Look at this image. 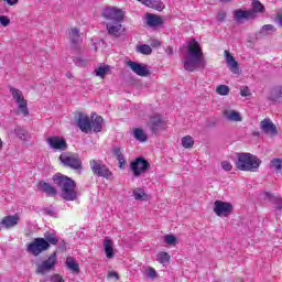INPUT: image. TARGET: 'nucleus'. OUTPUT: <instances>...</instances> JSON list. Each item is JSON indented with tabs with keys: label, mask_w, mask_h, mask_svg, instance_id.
Returning <instances> with one entry per match:
<instances>
[{
	"label": "nucleus",
	"mask_w": 282,
	"mask_h": 282,
	"mask_svg": "<svg viewBox=\"0 0 282 282\" xmlns=\"http://www.w3.org/2000/svg\"><path fill=\"white\" fill-rule=\"evenodd\" d=\"M183 67L186 72L206 68V57L202 52V45L195 39H191L187 43V53L183 61Z\"/></svg>",
	"instance_id": "nucleus-1"
},
{
	"label": "nucleus",
	"mask_w": 282,
	"mask_h": 282,
	"mask_svg": "<svg viewBox=\"0 0 282 282\" xmlns=\"http://www.w3.org/2000/svg\"><path fill=\"white\" fill-rule=\"evenodd\" d=\"M53 184L61 188V197L65 202H76L78 199V191H76V181L61 173L53 175Z\"/></svg>",
	"instance_id": "nucleus-2"
},
{
	"label": "nucleus",
	"mask_w": 282,
	"mask_h": 282,
	"mask_svg": "<svg viewBox=\"0 0 282 282\" xmlns=\"http://www.w3.org/2000/svg\"><path fill=\"white\" fill-rule=\"evenodd\" d=\"M236 166L239 171H249L254 173L261 166V160L250 153H239Z\"/></svg>",
	"instance_id": "nucleus-3"
},
{
	"label": "nucleus",
	"mask_w": 282,
	"mask_h": 282,
	"mask_svg": "<svg viewBox=\"0 0 282 282\" xmlns=\"http://www.w3.org/2000/svg\"><path fill=\"white\" fill-rule=\"evenodd\" d=\"M251 6L252 9L249 10H236L234 14L235 19H237V21H241L242 19H257V14H263V12H265V7L259 0H253Z\"/></svg>",
	"instance_id": "nucleus-4"
},
{
	"label": "nucleus",
	"mask_w": 282,
	"mask_h": 282,
	"mask_svg": "<svg viewBox=\"0 0 282 282\" xmlns=\"http://www.w3.org/2000/svg\"><path fill=\"white\" fill-rule=\"evenodd\" d=\"M59 161L64 166L72 169L73 171H78V173L83 171V161L78 158V154L64 152L59 155Z\"/></svg>",
	"instance_id": "nucleus-5"
},
{
	"label": "nucleus",
	"mask_w": 282,
	"mask_h": 282,
	"mask_svg": "<svg viewBox=\"0 0 282 282\" xmlns=\"http://www.w3.org/2000/svg\"><path fill=\"white\" fill-rule=\"evenodd\" d=\"M9 91L13 100H15L18 105V109L21 110V113H23V116H30V110H28V100H25V97L23 96V91L14 87H10Z\"/></svg>",
	"instance_id": "nucleus-6"
},
{
	"label": "nucleus",
	"mask_w": 282,
	"mask_h": 282,
	"mask_svg": "<svg viewBox=\"0 0 282 282\" xmlns=\"http://www.w3.org/2000/svg\"><path fill=\"white\" fill-rule=\"evenodd\" d=\"M130 169L134 175V177H140L142 173H147L149 169H151V163L147 161L144 158H137L131 164Z\"/></svg>",
	"instance_id": "nucleus-7"
},
{
	"label": "nucleus",
	"mask_w": 282,
	"mask_h": 282,
	"mask_svg": "<svg viewBox=\"0 0 282 282\" xmlns=\"http://www.w3.org/2000/svg\"><path fill=\"white\" fill-rule=\"evenodd\" d=\"M50 249V243H47L44 238H35L26 248L28 252L34 257H39L41 252Z\"/></svg>",
	"instance_id": "nucleus-8"
},
{
	"label": "nucleus",
	"mask_w": 282,
	"mask_h": 282,
	"mask_svg": "<svg viewBox=\"0 0 282 282\" xmlns=\"http://www.w3.org/2000/svg\"><path fill=\"white\" fill-rule=\"evenodd\" d=\"M90 169H91L94 175H97L98 177H106V180H109V177H111V175H113L109 171V167H107V165H105V163H102V161L91 160Z\"/></svg>",
	"instance_id": "nucleus-9"
},
{
	"label": "nucleus",
	"mask_w": 282,
	"mask_h": 282,
	"mask_svg": "<svg viewBox=\"0 0 282 282\" xmlns=\"http://www.w3.org/2000/svg\"><path fill=\"white\" fill-rule=\"evenodd\" d=\"M102 18L108 19V21L122 22L124 19V13L122 10L116 7H107L102 11Z\"/></svg>",
	"instance_id": "nucleus-10"
},
{
	"label": "nucleus",
	"mask_w": 282,
	"mask_h": 282,
	"mask_svg": "<svg viewBox=\"0 0 282 282\" xmlns=\"http://www.w3.org/2000/svg\"><path fill=\"white\" fill-rule=\"evenodd\" d=\"M56 265V253L50 256L47 260H44L42 263L36 264L35 272L36 274H47L51 270H54Z\"/></svg>",
	"instance_id": "nucleus-11"
},
{
	"label": "nucleus",
	"mask_w": 282,
	"mask_h": 282,
	"mask_svg": "<svg viewBox=\"0 0 282 282\" xmlns=\"http://www.w3.org/2000/svg\"><path fill=\"white\" fill-rule=\"evenodd\" d=\"M214 213H216L217 217H228L232 213V204L216 200L214 203Z\"/></svg>",
	"instance_id": "nucleus-12"
},
{
	"label": "nucleus",
	"mask_w": 282,
	"mask_h": 282,
	"mask_svg": "<svg viewBox=\"0 0 282 282\" xmlns=\"http://www.w3.org/2000/svg\"><path fill=\"white\" fill-rule=\"evenodd\" d=\"M127 65L134 74H137V76L147 77L151 75L149 66H147V64H140L133 61H128Z\"/></svg>",
	"instance_id": "nucleus-13"
},
{
	"label": "nucleus",
	"mask_w": 282,
	"mask_h": 282,
	"mask_svg": "<svg viewBox=\"0 0 282 282\" xmlns=\"http://www.w3.org/2000/svg\"><path fill=\"white\" fill-rule=\"evenodd\" d=\"M46 142L54 151H67V141L61 137H48Z\"/></svg>",
	"instance_id": "nucleus-14"
},
{
	"label": "nucleus",
	"mask_w": 282,
	"mask_h": 282,
	"mask_svg": "<svg viewBox=\"0 0 282 282\" xmlns=\"http://www.w3.org/2000/svg\"><path fill=\"white\" fill-rule=\"evenodd\" d=\"M76 124L83 133H91V120L89 119V116L79 112L76 119Z\"/></svg>",
	"instance_id": "nucleus-15"
},
{
	"label": "nucleus",
	"mask_w": 282,
	"mask_h": 282,
	"mask_svg": "<svg viewBox=\"0 0 282 282\" xmlns=\"http://www.w3.org/2000/svg\"><path fill=\"white\" fill-rule=\"evenodd\" d=\"M106 29L110 36H115L118 39L124 34V28L122 26L121 22H108L106 24Z\"/></svg>",
	"instance_id": "nucleus-16"
},
{
	"label": "nucleus",
	"mask_w": 282,
	"mask_h": 282,
	"mask_svg": "<svg viewBox=\"0 0 282 282\" xmlns=\"http://www.w3.org/2000/svg\"><path fill=\"white\" fill-rule=\"evenodd\" d=\"M148 127L150 128V131H152V133H158L159 131H162V129H164V120H162V117H160V115H154L150 118Z\"/></svg>",
	"instance_id": "nucleus-17"
},
{
	"label": "nucleus",
	"mask_w": 282,
	"mask_h": 282,
	"mask_svg": "<svg viewBox=\"0 0 282 282\" xmlns=\"http://www.w3.org/2000/svg\"><path fill=\"white\" fill-rule=\"evenodd\" d=\"M68 39L70 42V45L74 50H77L78 45L83 43V39L80 37V30L73 28L68 32Z\"/></svg>",
	"instance_id": "nucleus-18"
},
{
	"label": "nucleus",
	"mask_w": 282,
	"mask_h": 282,
	"mask_svg": "<svg viewBox=\"0 0 282 282\" xmlns=\"http://www.w3.org/2000/svg\"><path fill=\"white\" fill-rule=\"evenodd\" d=\"M261 129L267 135H276L279 131L276 130V126L272 123V120L270 119H264L261 121Z\"/></svg>",
	"instance_id": "nucleus-19"
},
{
	"label": "nucleus",
	"mask_w": 282,
	"mask_h": 282,
	"mask_svg": "<svg viewBox=\"0 0 282 282\" xmlns=\"http://www.w3.org/2000/svg\"><path fill=\"white\" fill-rule=\"evenodd\" d=\"M225 57L228 69H230L232 74H239V63L235 59V56L230 55L229 51H225Z\"/></svg>",
	"instance_id": "nucleus-20"
},
{
	"label": "nucleus",
	"mask_w": 282,
	"mask_h": 282,
	"mask_svg": "<svg viewBox=\"0 0 282 282\" xmlns=\"http://www.w3.org/2000/svg\"><path fill=\"white\" fill-rule=\"evenodd\" d=\"M39 186H40V191L42 193H45L47 197H56V195H58V191L56 189V187L52 186L50 183L40 181Z\"/></svg>",
	"instance_id": "nucleus-21"
},
{
	"label": "nucleus",
	"mask_w": 282,
	"mask_h": 282,
	"mask_svg": "<svg viewBox=\"0 0 282 282\" xmlns=\"http://www.w3.org/2000/svg\"><path fill=\"white\" fill-rule=\"evenodd\" d=\"M20 220H21V217H19V214H15L13 216H6L1 220V226H4V228H8V229L14 228V226H17Z\"/></svg>",
	"instance_id": "nucleus-22"
},
{
	"label": "nucleus",
	"mask_w": 282,
	"mask_h": 282,
	"mask_svg": "<svg viewBox=\"0 0 282 282\" xmlns=\"http://www.w3.org/2000/svg\"><path fill=\"white\" fill-rule=\"evenodd\" d=\"M140 3H143V6H147L148 8H152V10H158L159 12H162L164 9V3L162 0H138Z\"/></svg>",
	"instance_id": "nucleus-23"
},
{
	"label": "nucleus",
	"mask_w": 282,
	"mask_h": 282,
	"mask_svg": "<svg viewBox=\"0 0 282 282\" xmlns=\"http://www.w3.org/2000/svg\"><path fill=\"white\" fill-rule=\"evenodd\" d=\"M91 119L93 120L90 122V127H91L93 131L95 133H100V131H102L104 119L96 113H93Z\"/></svg>",
	"instance_id": "nucleus-24"
},
{
	"label": "nucleus",
	"mask_w": 282,
	"mask_h": 282,
	"mask_svg": "<svg viewBox=\"0 0 282 282\" xmlns=\"http://www.w3.org/2000/svg\"><path fill=\"white\" fill-rule=\"evenodd\" d=\"M223 113H224L225 118L227 120H229L230 122H241V120H243V118H241V113H239V111L226 109V110H224Z\"/></svg>",
	"instance_id": "nucleus-25"
},
{
	"label": "nucleus",
	"mask_w": 282,
	"mask_h": 282,
	"mask_svg": "<svg viewBox=\"0 0 282 282\" xmlns=\"http://www.w3.org/2000/svg\"><path fill=\"white\" fill-rule=\"evenodd\" d=\"M112 154L119 162V169H124L127 166V161L124 160V155L122 154V149L120 147L115 145L112 148Z\"/></svg>",
	"instance_id": "nucleus-26"
},
{
	"label": "nucleus",
	"mask_w": 282,
	"mask_h": 282,
	"mask_svg": "<svg viewBox=\"0 0 282 282\" xmlns=\"http://www.w3.org/2000/svg\"><path fill=\"white\" fill-rule=\"evenodd\" d=\"M145 21L149 28H158V25H162V18L155 14L148 13L145 15Z\"/></svg>",
	"instance_id": "nucleus-27"
},
{
	"label": "nucleus",
	"mask_w": 282,
	"mask_h": 282,
	"mask_svg": "<svg viewBox=\"0 0 282 282\" xmlns=\"http://www.w3.org/2000/svg\"><path fill=\"white\" fill-rule=\"evenodd\" d=\"M282 98V87L281 86H276L275 88H273L268 97V100H270L271 102H279V100H281Z\"/></svg>",
	"instance_id": "nucleus-28"
},
{
	"label": "nucleus",
	"mask_w": 282,
	"mask_h": 282,
	"mask_svg": "<svg viewBox=\"0 0 282 282\" xmlns=\"http://www.w3.org/2000/svg\"><path fill=\"white\" fill-rule=\"evenodd\" d=\"M104 248L107 259H113V240L106 238L104 240Z\"/></svg>",
	"instance_id": "nucleus-29"
},
{
	"label": "nucleus",
	"mask_w": 282,
	"mask_h": 282,
	"mask_svg": "<svg viewBox=\"0 0 282 282\" xmlns=\"http://www.w3.org/2000/svg\"><path fill=\"white\" fill-rule=\"evenodd\" d=\"M66 268L73 272V274H79L80 273V268L78 267V263H76V260L72 257H68L66 259Z\"/></svg>",
	"instance_id": "nucleus-30"
},
{
	"label": "nucleus",
	"mask_w": 282,
	"mask_h": 282,
	"mask_svg": "<svg viewBox=\"0 0 282 282\" xmlns=\"http://www.w3.org/2000/svg\"><path fill=\"white\" fill-rule=\"evenodd\" d=\"M134 139L139 142H147L149 140V137H147V133H144V130L137 128L133 131Z\"/></svg>",
	"instance_id": "nucleus-31"
},
{
	"label": "nucleus",
	"mask_w": 282,
	"mask_h": 282,
	"mask_svg": "<svg viewBox=\"0 0 282 282\" xmlns=\"http://www.w3.org/2000/svg\"><path fill=\"white\" fill-rule=\"evenodd\" d=\"M44 240L48 243H51V246H56V243H58V238L56 237V235L47 231L44 234Z\"/></svg>",
	"instance_id": "nucleus-32"
},
{
	"label": "nucleus",
	"mask_w": 282,
	"mask_h": 282,
	"mask_svg": "<svg viewBox=\"0 0 282 282\" xmlns=\"http://www.w3.org/2000/svg\"><path fill=\"white\" fill-rule=\"evenodd\" d=\"M14 133L15 135L20 139V140H24L26 141L30 135L28 134V131H25V129L21 128V127H17L14 129Z\"/></svg>",
	"instance_id": "nucleus-33"
},
{
	"label": "nucleus",
	"mask_w": 282,
	"mask_h": 282,
	"mask_svg": "<svg viewBox=\"0 0 282 282\" xmlns=\"http://www.w3.org/2000/svg\"><path fill=\"white\" fill-rule=\"evenodd\" d=\"M193 144H195L193 137L186 135L182 138V147L184 149H193Z\"/></svg>",
	"instance_id": "nucleus-34"
},
{
	"label": "nucleus",
	"mask_w": 282,
	"mask_h": 282,
	"mask_svg": "<svg viewBox=\"0 0 282 282\" xmlns=\"http://www.w3.org/2000/svg\"><path fill=\"white\" fill-rule=\"evenodd\" d=\"M156 261H159V263H169L171 256L167 252L161 251L156 254Z\"/></svg>",
	"instance_id": "nucleus-35"
},
{
	"label": "nucleus",
	"mask_w": 282,
	"mask_h": 282,
	"mask_svg": "<svg viewBox=\"0 0 282 282\" xmlns=\"http://www.w3.org/2000/svg\"><path fill=\"white\" fill-rule=\"evenodd\" d=\"M110 67L109 66H99L95 69L96 76H100V78H105L107 74H109Z\"/></svg>",
	"instance_id": "nucleus-36"
},
{
	"label": "nucleus",
	"mask_w": 282,
	"mask_h": 282,
	"mask_svg": "<svg viewBox=\"0 0 282 282\" xmlns=\"http://www.w3.org/2000/svg\"><path fill=\"white\" fill-rule=\"evenodd\" d=\"M137 52H139L140 54H145L147 56H149L150 54H152L153 48H151V46L143 44V45H139L137 46Z\"/></svg>",
	"instance_id": "nucleus-37"
},
{
	"label": "nucleus",
	"mask_w": 282,
	"mask_h": 282,
	"mask_svg": "<svg viewBox=\"0 0 282 282\" xmlns=\"http://www.w3.org/2000/svg\"><path fill=\"white\" fill-rule=\"evenodd\" d=\"M272 32H276V26L272 24H265L260 30V34H264V35L271 34Z\"/></svg>",
	"instance_id": "nucleus-38"
},
{
	"label": "nucleus",
	"mask_w": 282,
	"mask_h": 282,
	"mask_svg": "<svg viewBox=\"0 0 282 282\" xmlns=\"http://www.w3.org/2000/svg\"><path fill=\"white\" fill-rule=\"evenodd\" d=\"M133 197L138 202H142V200H144V197H147V194L144 193V189H142V188H135L133 191Z\"/></svg>",
	"instance_id": "nucleus-39"
},
{
	"label": "nucleus",
	"mask_w": 282,
	"mask_h": 282,
	"mask_svg": "<svg viewBox=\"0 0 282 282\" xmlns=\"http://www.w3.org/2000/svg\"><path fill=\"white\" fill-rule=\"evenodd\" d=\"M270 169H274V171H282V159H273L270 162Z\"/></svg>",
	"instance_id": "nucleus-40"
},
{
	"label": "nucleus",
	"mask_w": 282,
	"mask_h": 282,
	"mask_svg": "<svg viewBox=\"0 0 282 282\" xmlns=\"http://www.w3.org/2000/svg\"><path fill=\"white\" fill-rule=\"evenodd\" d=\"M216 91L219 96H228V94H230V88L227 85H219L216 88Z\"/></svg>",
	"instance_id": "nucleus-41"
},
{
	"label": "nucleus",
	"mask_w": 282,
	"mask_h": 282,
	"mask_svg": "<svg viewBox=\"0 0 282 282\" xmlns=\"http://www.w3.org/2000/svg\"><path fill=\"white\" fill-rule=\"evenodd\" d=\"M164 241L167 243V246H175V243H177V237L173 235H165Z\"/></svg>",
	"instance_id": "nucleus-42"
},
{
	"label": "nucleus",
	"mask_w": 282,
	"mask_h": 282,
	"mask_svg": "<svg viewBox=\"0 0 282 282\" xmlns=\"http://www.w3.org/2000/svg\"><path fill=\"white\" fill-rule=\"evenodd\" d=\"M145 276H148V279H156L158 272L155 271V269L149 267L148 269H145Z\"/></svg>",
	"instance_id": "nucleus-43"
},
{
	"label": "nucleus",
	"mask_w": 282,
	"mask_h": 282,
	"mask_svg": "<svg viewBox=\"0 0 282 282\" xmlns=\"http://www.w3.org/2000/svg\"><path fill=\"white\" fill-rule=\"evenodd\" d=\"M74 63L77 67H87V59H84L83 57L75 58Z\"/></svg>",
	"instance_id": "nucleus-44"
},
{
	"label": "nucleus",
	"mask_w": 282,
	"mask_h": 282,
	"mask_svg": "<svg viewBox=\"0 0 282 282\" xmlns=\"http://www.w3.org/2000/svg\"><path fill=\"white\" fill-rule=\"evenodd\" d=\"M240 96L248 98V96H252V93H250V88H248V86H242L240 87Z\"/></svg>",
	"instance_id": "nucleus-45"
},
{
	"label": "nucleus",
	"mask_w": 282,
	"mask_h": 282,
	"mask_svg": "<svg viewBox=\"0 0 282 282\" xmlns=\"http://www.w3.org/2000/svg\"><path fill=\"white\" fill-rule=\"evenodd\" d=\"M0 24L3 28H8V25H10V20L8 19V17L6 15H0Z\"/></svg>",
	"instance_id": "nucleus-46"
},
{
	"label": "nucleus",
	"mask_w": 282,
	"mask_h": 282,
	"mask_svg": "<svg viewBox=\"0 0 282 282\" xmlns=\"http://www.w3.org/2000/svg\"><path fill=\"white\" fill-rule=\"evenodd\" d=\"M221 169L224 171H232V164H230V162H228V161H223Z\"/></svg>",
	"instance_id": "nucleus-47"
},
{
	"label": "nucleus",
	"mask_w": 282,
	"mask_h": 282,
	"mask_svg": "<svg viewBox=\"0 0 282 282\" xmlns=\"http://www.w3.org/2000/svg\"><path fill=\"white\" fill-rule=\"evenodd\" d=\"M51 282H65V280L59 274H54L51 278Z\"/></svg>",
	"instance_id": "nucleus-48"
},
{
	"label": "nucleus",
	"mask_w": 282,
	"mask_h": 282,
	"mask_svg": "<svg viewBox=\"0 0 282 282\" xmlns=\"http://www.w3.org/2000/svg\"><path fill=\"white\" fill-rule=\"evenodd\" d=\"M108 279H116L117 281H119L120 280V275H118V272H116V271H110L108 273Z\"/></svg>",
	"instance_id": "nucleus-49"
},
{
	"label": "nucleus",
	"mask_w": 282,
	"mask_h": 282,
	"mask_svg": "<svg viewBox=\"0 0 282 282\" xmlns=\"http://www.w3.org/2000/svg\"><path fill=\"white\" fill-rule=\"evenodd\" d=\"M218 21H226V12L221 11L218 13Z\"/></svg>",
	"instance_id": "nucleus-50"
},
{
	"label": "nucleus",
	"mask_w": 282,
	"mask_h": 282,
	"mask_svg": "<svg viewBox=\"0 0 282 282\" xmlns=\"http://www.w3.org/2000/svg\"><path fill=\"white\" fill-rule=\"evenodd\" d=\"M8 3V6H17L19 3V0H2Z\"/></svg>",
	"instance_id": "nucleus-51"
},
{
	"label": "nucleus",
	"mask_w": 282,
	"mask_h": 282,
	"mask_svg": "<svg viewBox=\"0 0 282 282\" xmlns=\"http://www.w3.org/2000/svg\"><path fill=\"white\" fill-rule=\"evenodd\" d=\"M44 213L45 215H50L51 217H54L55 215L54 210H51V209H45Z\"/></svg>",
	"instance_id": "nucleus-52"
},
{
	"label": "nucleus",
	"mask_w": 282,
	"mask_h": 282,
	"mask_svg": "<svg viewBox=\"0 0 282 282\" xmlns=\"http://www.w3.org/2000/svg\"><path fill=\"white\" fill-rule=\"evenodd\" d=\"M165 52H166V54H169V56L173 55V47L167 46Z\"/></svg>",
	"instance_id": "nucleus-53"
},
{
	"label": "nucleus",
	"mask_w": 282,
	"mask_h": 282,
	"mask_svg": "<svg viewBox=\"0 0 282 282\" xmlns=\"http://www.w3.org/2000/svg\"><path fill=\"white\" fill-rule=\"evenodd\" d=\"M278 210H282V199H278V205L275 207Z\"/></svg>",
	"instance_id": "nucleus-54"
},
{
	"label": "nucleus",
	"mask_w": 282,
	"mask_h": 282,
	"mask_svg": "<svg viewBox=\"0 0 282 282\" xmlns=\"http://www.w3.org/2000/svg\"><path fill=\"white\" fill-rule=\"evenodd\" d=\"M3 149V141L0 139V151Z\"/></svg>",
	"instance_id": "nucleus-55"
},
{
	"label": "nucleus",
	"mask_w": 282,
	"mask_h": 282,
	"mask_svg": "<svg viewBox=\"0 0 282 282\" xmlns=\"http://www.w3.org/2000/svg\"><path fill=\"white\" fill-rule=\"evenodd\" d=\"M265 197H268L270 199V197H272V195H270V193H264Z\"/></svg>",
	"instance_id": "nucleus-56"
},
{
	"label": "nucleus",
	"mask_w": 282,
	"mask_h": 282,
	"mask_svg": "<svg viewBox=\"0 0 282 282\" xmlns=\"http://www.w3.org/2000/svg\"><path fill=\"white\" fill-rule=\"evenodd\" d=\"M219 1H230V0H219Z\"/></svg>",
	"instance_id": "nucleus-57"
}]
</instances>
